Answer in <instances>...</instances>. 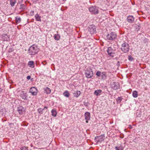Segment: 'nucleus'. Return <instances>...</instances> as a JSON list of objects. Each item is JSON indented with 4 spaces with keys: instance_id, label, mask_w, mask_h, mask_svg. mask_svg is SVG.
<instances>
[{
    "instance_id": "nucleus-1",
    "label": "nucleus",
    "mask_w": 150,
    "mask_h": 150,
    "mask_svg": "<svg viewBox=\"0 0 150 150\" xmlns=\"http://www.w3.org/2000/svg\"><path fill=\"white\" fill-rule=\"evenodd\" d=\"M38 52L37 46L35 45L31 46L29 48L28 52L30 55H34Z\"/></svg>"
},
{
    "instance_id": "nucleus-2",
    "label": "nucleus",
    "mask_w": 150,
    "mask_h": 150,
    "mask_svg": "<svg viewBox=\"0 0 150 150\" xmlns=\"http://www.w3.org/2000/svg\"><path fill=\"white\" fill-rule=\"evenodd\" d=\"M121 49L122 51L124 53L128 52L130 50L129 44L126 42H124L121 45Z\"/></svg>"
},
{
    "instance_id": "nucleus-3",
    "label": "nucleus",
    "mask_w": 150,
    "mask_h": 150,
    "mask_svg": "<svg viewBox=\"0 0 150 150\" xmlns=\"http://www.w3.org/2000/svg\"><path fill=\"white\" fill-rule=\"evenodd\" d=\"M85 74L86 77L90 78L93 76V73L92 70L90 68H88L85 71Z\"/></svg>"
},
{
    "instance_id": "nucleus-4",
    "label": "nucleus",
    "mask_w": 150,
    "mask_h": 150,
    "mask_svg": "<svg viewBox=\"0 0 150 150\" xmlns=\"http://www.w3.org/2000/svg\"><path fill=\"white\" fill-rule=\"evenodd\" d=\"M89 11L93 14H97L98 13V7L96 6H91L89 8Z\"/></svg>"
},
{
    "instance_id": "nucleus-5",
    "label": "nucleus",
    "mask_w": 150,
    "mask_h": 150,
    "mask_svg": "<svg viewBox=\"0 0 150 150\" xmlns=\"http://www.w3.org/2000/svg\"><path fill=\"white\" fill-rule=\"evenodd\" d=\"M117 35L115 33L112 32L110 34H108L107 36L108 39L110 40H113L116 38Z\"/></svg>"
},
{
    "instance_id": "nucleus-6",
    "label": "nucleus",
    "mask_w": 150,
    "mask_h": 150,
    "mask_svg": "<svg viewBox=\"0 0 150 150\" xmlns=\"http://www.w3.org/2000/svg\"><path fill=\"white\" fill-rule=\"evenodd\" d=\"M105 139V136L104 134H102L96 137L95 138V139L96 143L101 142L103 141Z\"/></svg>"
},
{
    "instance_id": "nucleus-7",
    "label": "nucleus",
    "mask_w": 150,
    "mask_h": 150,
    "mask_svg": "<svg viewBox=\"0 0 150 150\" xmlns=\"http://www.w3.org/2000/svg\"><path fill=\"white\" fill-rule=\"evenodd\" d=\"M115 51V50L113 49L111 47H109L107 50V52L108 55L112 57L114 56Z\"/></svg>"
},
{
    "instance_id": "nucleus-8",
    "label": "nucleus",
    "mask_w": 150,
    "mask_h": 150,
    "mask_svg": "<svg viewBox=\"0 0 150 150\" xmlns=\"http://www.w3.org/2000/svg\"><path fill=\"white\" fill-rule=\"evenodd\" d=\"M112 88L114 90H117L120 88V85L117 82H113L111 84Z\"/></svg>"
},
{
    "instance_id": "nucleus-9",
    "label": "nucleus",
    "mask_w": 150,
    "mask_h": 150,
    "mask_svg": "<svg viewBox=\"0 0 150 150\" xmlns=\"http://www.w3.org/2000/svg\"><path fill=\"white\" fill-rule=\"evenodd\" d=\"M89 31L91 34L95 33H96V28L95 26L93 25H91L90 26Z\"/></svg>"
},
{
    "instance_id": "nucleus-10",
    "label": "nucleus",
    "mask_w": 150,
    "mask_h": 150,
    "mask_svg": "<svg viewBox=\"0 0 150 150\" xmlns=\"http://www.w3.org/2000/svg\"><path fill=\"white\" fill-rule=\"evenodd\" d=\"M29 92L31 93L33 95H36L37 93V90L35 87H31L30 89Z\"/></svg>"
},
{
    "instance_id": "nucleus-11",
    "label": "nucleus",
    "mask_w": 150,
    "mask_h": 150,
    "mask_svg": "<svg viewBox=\"0 0 150 150\" xmlns=\"http://www.w3.org/2000/svg\"><path fill=\"white\" fill-rule=\"evenodd\" d=\"M18 111L20 115H22L25 112L24 108L21 106L18 108Z\"/></svg>"
},
{
    "instance_id": "nucleus-12",
    "label": "nucleus",
    "mask_w": 150,
    "mask_h": 150,
    "mask_svg": "<svg viewBox=\"0 0 150 150\" xmlns=\"http://www.w3.org/2000/svg\"><path fill=\"white\" fill-rule=\"evenodd\" d=\"M20 96L22 98V99L24 100H27V93L25 91H22L20 93Z\"/></svg>"
},
{
    "instance_id": "nucleus-13",
    "label": "nucleus",
    "mask_w": 150,
    "mask_h": 150,
    "mask_svg": "<svg viewBox=\"0 0 150 150\" xmlns=\"http://www.w3.org/2000/svg\"><path fill=\"white\" fill-rule=\"evenodd\" d=\"M85 119L86 120V122L88 123V121L89 120L90 118V114L88 112H86L85 114Z\"/></svg>"
},
{
    "instance_id": "nucleus-14",
    "label": "nucleus",
    "mask_w": 150,
    "mask_h": 150,
    "mask_svg": "<svg viewBox=\"0 0 150 150\" xmlns=\"http://www.w3.org/2000/svg\"><path fill=\"white\" fill-rule=\"evenodd\" d=\"M127 20L128 22L132 23L134 22V18L132 16H129L127 17Z\"/></svg>"
},
{
    "instance_id": "nucleus-15",
    "label": "nucleus",
    "mask_w": 150,
    "mask_h": 150,
    "mask_svg": "<svg viewBox=\"0 0 150 150\" xmlns=\"http://www.w3.org/2000/svg\"><path fill=\"white\" fill-rule=\"evenodd\" d=\"M2 36L4 41H8L9 39V37L6 34H3Z\"/></svg>"
},
{
    "instance_id": "nucleus-16",
    "label": "nucleus",
    "mask_w": 150,
    "mask_h": 150,
    "mask_svg": "<svg viewBox=\"0 0 150 150\" xmlns=\"http://www.w3.org/2000/svg\"><path fill=\"white\" fill-rule=\"evenodd\" d=\"M26 6L24 4H21L19 6V9L20 11H22L26 9Z\"/></svg>"
},
{
    "instance_id": "nucleus-17",
    "label": "nucleus",
    "mask_w": 150,
    "mask_h": 150,
    "mask_svg": "<svg viewBox=\"0 0 150 150\" xmlns=\"http://www.w3.org/2000/svg\"><path fill=\"white\" fill-rule=\"evenodd\" d=\"M102 92V90L100 89H98L95 90L94 94L96 96L100 95Z\"/></svg>"
},
{
    "instance_id": "nucleus-18",
    "label": "nucleus",
    "mask_w": 150,
    "mask_h": 150,
    "mask_svg": "<svg viewBox=\"0 0 150 150\" xmlns=\"http://www.w3.org/2000/svg\"><path fill=\"white\" fill-rule=\"evenodd\" d=\"M100 76L101 77V79H102L103 80H105L106 78V73L105 72H102Z\"/></svg>"
},
{
    "instance_id": "nucleus-19",
    "label": "nucleus",
    "mask_w": 150,
    "mask_h": 150,
    "mask_svg": "<svg viewBox=\"0 0 150 150\" xmlns=\"http://www.w3.org/2000/svg\"><path fill=\"white\" fill-rule=\"evenodd\" d=\"M28 65L30 67L34 68V62L33 61H30L28 62Z\"/></svg>"
},
{
    "instance_id": "nucleus-20",
    "label": "nucleus",
    "mask_w": 150,
    "mask_h": 150,
    "mask_svg": "<svg viewBox=\"0 0 150 150\" xmlns=\"http://www.w3.org/2000/svg\"><path fill=\"white\" fill-rule=\"evenodd\" d=\"M54 38L56 40H59L60 38V35L58 34H55L54 35Z\"/></svg>"
},
{
    "instance_id": "nucleus-21",
    "label": "nucleus",
    "mask_w": 150,
    "mask_h": 150,
    "mask_svg": "<svg viewBox=\"0 0 150 150\" xmlns=\"http://www.w3.org/2000/svg\"><path fill=\"white\" fill-rule=\"evenodd\" d=\"M44 89L45 91V92L47 94H50L51 93V90L47 87L44 88Z\"/></svg>"
},
{
    "instance_id": "nucleus-22",
    "label": "nucleus",
    "mask_w": 150,
    "mask_h": 150,
    "mask_svg": "<svg viewBox=\"0 0 150 150\" xmlns=\"http://www.w3.org/2000/svg\"><path fill=\"white\" fill-rule=\"evenodd\" d=\"M51 112L52 116L54 117H55L56 116L57 114V112L56 109H52L51 111Z\"/></svg>"
},
{
    "instance_id": "nucleus-23",
    "label": "nucleus",
    "mask_w": 150,
    "mask_h": 150,
    "mask_svg": "<svg viewBox=\"0 0 150 150\" xmlns=\"http://www.w3.org/2000/svg\"><path fill=\"white\" fill-rule=\"evenodd\" d=\"M35 18L37 21H41V16L38 14H36L35 16Z\"/></svg>"
},
{
    "instance_id": "nucleus-24",
    "label": "nucleus",
    "mask_w": 150,
    "mask_h": 150,
    "mask_svg": "<svg viewBox=\"0 0 150 150\" xmlns=\"http://www.w3.org/2000/svg\"><path fill=\"white\" fill-rule=\"evenodd\" d=\"M10 4L12 6H13L16 2V0H9Z\"/></svg>"
},
{
    "instance_id": "nucleus-25",
    "label": "nucleus",
    "mask_w": 150,
    "mask_h": 150,
    "mask_svg": "<svg viewBox=\"0 0 150 150\" xmlns=\"http://www.w3.org/2000/svg\"><path fill=\"white\" fill-rule=\"evenodd\" d=\"M132 96L134 98H137L138 96V92L136 91H134L132 92Z\"/></svg>"
},
{
    "instance_id": "nucleus-26",
    "label": "nucleus",
    "mask_w": 150,
    "mask_h": 150,
    "mask_svg": "<svg viewBox=\"0 0 150 150\" xmlns=\"http://www.w3.org/2000/svg\"><path fill=\"white\" fill-rule=\"evenodd\" d=\"M16 21L17 23H20L21 21V19L20 17L17 16L16 17Z\"/></svg>"
},
{
    "instance_id": "nucleus-27",
    "label": "nucleus",
    "mask_w": 150,
    "mask_h": 150,
    "mask_svg": "<svg viewBox=\"0 0 150 150\" xmlns=\"http://www.w3.org/2000/svg\"><path fill=\"white\" fill-rule=\"evenodd\" d=\"M81 94L80 91H77L76 93H74V96L76 97H78Z\"/></svg>"
},
{
    "instance_id": "nucleus-28",
    "label": "nucleus",
    "mask_w": 150,
    "mask_h": 150,
    "mask_svg": "<svg viewBox=\"0 0 150 150\" xmlns=\"http://www.w3.org/2000/svg\"><path fill=\"white\" fill-rule=\"evenodd\" d=\"M63 94L64 96H65L67 97H68L69 96V93L68 91H65L63 93Z\"/></svg>"
},
{
    "instance_id": "nucleus-29",
    "label": "nucleus",
    "mask_w": 150,
    "mask_h": 150,
    "mask_svg": "<svg viewBox=\"0 0 150 150\" xmlns=\"http://www.w3.org/2000/svg\"><path fill=\"white\" fill-rule=\"evenodd\" d=\"M116 150H123V148L122 146H116L115 147Z\"/></svg>"
},
{
    "instance_id": "nucleus-30",
    "label": "nucleus",
    "mask_w": 150,
    "mask_h": 150,
    "mask_svg": "<svg viewBox=\"0 0 150 150\" xmlns=\"http://www.w3.org/2000/svg\"><path fill=\"white\" fill-rule=\"evenodd\" d=\"M122 98L121 97H118L117 99V103H120L121 102Z\"/></svg>"
},
{
    "instance_id": "nucleus-31",
    "label": "nucleus",
    "mask_w": 150,
    "mask_h": 150,
    "mask_svg": "<svg viewBox=\"0 0 150 150\" xmlns=\"http://www.w3.org/2000/svg\"><path fill=\"white\" fill-rule=\"evenodd\" d=\"M38 112L39 113H40L42 114L43 113V109L42 108H39L38 109Z\"/></svg>"
},
{
    "instance_id": "nucleus-32",
    "label": "nucleus",
    "mask_w": 150,
    "mask_h": 150,
    "mask_svg": "<svg viewBox=\"0 0 150 150\" xmlns=\"http://www.w3.org/2000/svg\"><path fill=\"white\" fill-rule=\"evenodd\" d=\"M101 74V73L100 71H98L96 72V75L100 77V76Z\"/></svg>"
},
{
    "instance_id": "nucleus-33",
    "label": "nucleus",
    "mask_w": 150,
    "mask_h": 150,
    "mask_svg": "<svg viewBox=\"0 0 150 150\" xmlns=\"http://www.w3.org/2000/svg\"><path fill=\"white\" fill-rule=\"evenodd\" d=\"M128 59L129 60L131 61H132L134 59L133 57L131 55H129L128 56Z\"/></svg>"
},
{
    "instance_id": "nucleus-34",
    "label": "nucleus",
    "mask_w": 150,
    "mask_h": 150,
    "mask_svg": "<svg viewBox=\"0 0 150 150\" xmlns=\"http://www.w3.org/2000/svg\"><path fill=\"white\" fill-rule=\"evenodd\" d=\"M21 150H28V149L25 146L23 147L20 148Z\"/></svg>"
},
{
    "instance_id": "nucleus-35",
    "label": "nucleus",
    "mask_w": 150,
    "mask_h": 150,
    "mask_svg": "<svg viewBox=\"0 0 150 150\" xmlns=\"http://www.w3.org/2000/svg\"><path fill=\"white\" fill-rule=\"evenodd\" d=\"M14 126V124L13 123H10L9 124V126L11 127H13Z\"/></svg>"
},
{
    "instance_id": "nucleus-36",
    "label": "nucleus",
    "mask_w": 150,
    "mask_h": 150,
    "mask_svg": "<svg viewBox=\"0 0 150 150\" xmlns=\"http://www.w3.org/2000/svg\"><path fill=\"white\" fill-rule=\"evenodd\" d=\"M31 78V76H28L27 77V79L28 80H30Z\"/></svg>"
},
{
    "instance_id": "nucleus-37",
    "label": "nucleus",
    "mask_w": 150,
    "mask_h": 150,
    "mask_svg": "<svg viewBox=\"0 0 150 150\" xmlns=\"http://www.w3.org/2000/svg\"><path fill=\"white\" fill-rule=\"evenodd\" d=\"M48 108V107L47 106H45L43 108H42L43 109V110H45V109H47Z\"/></svg>"
},
{
    "instance_id": "nucleus-38",
    "label": "nucleus",
    "mask_w": 150,
    "mask_h": 150,
    "mask_svg": "<svg viewBox=\"0 0 150 150\" xmlns=\"http://www.w3.org/2000/svg\"><path fill=\"white\" fill-rule=\"evenodd\" d=\"M3 89L0 88V93H1L3 91Z\"/></svg>"
},
{
    "instance_id": "nucleus-39",
    "label": "nucleus",
    "mask_w": 150,
    "mask_h": 150,
    "mask_svg": "<svg viewBox=\"0 0 150 150\" xmlns=\"http://www.w3.org/2000/svg\"><path fill=\"white\" fill-rule=\"evenodd\" d=\"M38 0H33V2H36L37 1H38Z\"/></svg>"
}]
</instances>
